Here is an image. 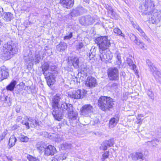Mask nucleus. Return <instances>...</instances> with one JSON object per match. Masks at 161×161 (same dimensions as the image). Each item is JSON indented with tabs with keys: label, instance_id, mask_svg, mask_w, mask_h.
Wrapping results in <instances>:
<instances>
[{
	"label": "nucleus",
	"instance_id": "nucleus-1",
	"mask_svg": "<svg viewBox=\"0 0 161 161\" xmlns=\"http://www.w3.org/2000/svg\"><path fill=\"white\" fill-rule=\"evenodd\" d=\"M61 99V95L56 94L53 97L51 101L52 114L55 119L60 121L63 116V113L66 112L70 122L76 123L78 120V114L74 111L72 105L62 102L59 104Z\"/></svg>",
	"mask_w": 161,
	"mask_h": 161
},
{
	"label": "nucleus",
	"instance_id": "nucleus-2",
	"mask_svg": "<svg viewBox=\"0 0 161 161\" xmlns=\"http://www.w3.org/2000/svg\"><path fill=\"white\" fill-rule=\"evenodd\" d=\"M154 3L153 0H145L139 8L143 15L148 14L153 23H158L161 19V13L154 9Z\"/></svg>",
	"mask_w": 161,
	"mask_h": 161
},
{
	"label": "nucleus",
	"instance_id": "nucleus-3",
	"mask_svg": "<svg viewBox=\"0 0 161 161\" xmlns=\"http://www.w3.org/2000/svg\"><path fill=\"white\" fill-rule=\"evenodd\" d=\"M41 68L42 69V72L46 79L48 85H53L54 83L53 80L54 79L55 75L58 73L57 67L55 66L49 67L48 63L45 62L42 65Z\"/></svg>",
	"mask_w": 161,
	"mask_h": 161
},
{
	"label": "nucleus",
	"instance_id": "nucleus-4",
	"mask_svg": "<svg viewBox=\"0 0 161 161\" xmlns=\"http://www.w3.org/2000/svg\"><path fill=\"white\" fill-rule=\"evenodd\" d=\"M17 52L18 49L15 44L12 42H8L3 45L1 56L3 58L4 60H8Z\"/></svg>",
	"mask_w": 161,
	"mask_h": 161
},
{
	"label": "nucleus",
	"instance_id": "nucleus-5",
	"mask_svg": "<svg viewBox=\"0 0 161 161\" xmlns=\"http://www.w3.org/2000/svg\"><path fill=\"white\" fill-rule=\"evenodd\" d=\"M113 100L106 96H101L98 100V105L103 111L108 110L112 108L114 104Z\"/></svg>",
	"mask_w": 161,
	"mask_h": 161
},
{
	"label": "nucleus",
	"instance_id": "nucleus-6",
	"mask_svg": "<svg viewBox=\"0 0 161 161\" xmlns=\"http://www.w3.org/2000/svg\"><path fill=\"white\" fill-rule=\"evenodd\" d=\"M95 42L98 46L99 50L108 49L110 45L109 40L106 36L97 37L95 39Z\"/></svg>",
	"mask_w": 161,
	"mask_h": 161
},
{
	"label": "nucleus",
	"instance_id": "nucleus-7",
	"mask_svg": "<svg viewBox=\"0 0 161 161\" xmlns=\"http://www.w3.org/2000/svg\"><path fill=\"white\" fill-rule=\"evenodd\" d=\"M86 92V91L83 89H78L69 92L68 96L70 97L75 99L82 98Z\"/></svg>",
	"mask_w": 161,
	"mask_h": 161
},
{
	"label": "nucleus",
	"instance_id": "nucleus-8",
	"mask_svg": "<svg viewBox=\"0 0 161 161\" xmlns=\"http://www.w3.org/2000/svg\"><path fill=\"white\" fill-rule=\"evenodd\" d=\"M93 108L90 104L83 106L80 109L81 115L86 117L90 116L93 112Z\"/></svg>",
	"mask_w": 161,
	"mask_h": 161
},
{
	"label": "nucleus",
	"instance_id": "nucleus-9",
	"mask_svg": "<svg viewBox=\"0 0 161 161\" xmlns=\"http://www.w3.org/2000/svg\"><path fill=\"white\" fill-rule=\"evenodd\" d=\"M100 54V58L103 62H108L112 58V55L109 51L107 49L99 50Z\"/></svg>",
	"mask_w": 161,
	"mask_h": 161
},
{
	"label": "nucleus",
	"instance_id": "nucleus-10",
	"mask_svg": "<svg viewBox=\"0 0 161 161\" xmlns=\"http://www.w3.org/2000/svg\"><path fill=\"white\" fill-rule=\"evenodd\" d=\"M108 75L109 79L110 80H116L119 79V71L116 68L108 69Z\"/></svg>",
	"mask_w": 161,
	"mask_h": 161
},
{
	"label": "nucleus",
	"instance_id": "nucleus-11",
	"mask_svg": "<svg viewBox=\"0 0 161 161\" xmlns=\"http://www.w3.org/2000/svg\"><path fill=\"white\" fill-rule=\"evenodd\" d=\"M95 21L94 18L90 15L82 17L80 20V23L82 25L87 26L91 25Z\"/></svg>",
	"mask_w": 161,
	"mask_h": 161
},
{
	"label": "nucleus",
	"instance_id": "nucleus-12",
	"mask_svg": "<svg viewBox=\"0 0 161 161\" xmlns=\"http://www.w3.org/2000/svg\"><path fill=\"white\" fill-rule=\"evenodd\" d=\"M9 76V70L5 66L0 67V81L7 79Z\"/></svg>",
	"mask_w": 161,
	"mask_h": 161
},
{
	"label": "nucleus",
	"instance_id": "nucleus-13",
	"mask_svg": "<svg viewBox=\"0 0 161 161\" xmlns=\"http://www.w3.org/2000/svg\"><path fill=\"white\" fill-rule=\"evenodd\" d=\"M130 157L133 161H142L144 160L145 158L143 154L142 153L139 152L131 153L130 154Z\"/></svg>",
	"mask_w": 161,
	"mask_h": 161
},
{
	"label": "nucleus",
	"instance_id": "nucleus-14",
	"mask_svg": "<svg viewBox=\"0 0 161 161\" xmlns=\"http://www.w3.org/2000/svg\"><path fill=\"white\" fill-rule=\"evenodd\" d=\"M131 24L132 25L134 28L136 29L137 30H138L139 32V34L140 36L143 37L142 39L147 41H149L150 39L145 35V33L142 29L137 24L136 22L134 21H131Z\"/></svg>",
	"mask_w": 161,
	"mask_h": 161
},
{
	"label": "nucleus",
	"instance_id": "nucleus-15",
	"mask_svg": "<svg viewBox=\"0 0 161 161\" xmlns=\"http://www.w3.org/2000/svg\"><path fill=\"white\" fill-rule=\"evenodd\" d=\"M56 152L55 148L51 145L46 146L45 150V154L47 156L53 155Z\"/></svg>",
	"mask_w": 161,
	"mask_h": 161
},
{
	"label": "nucleus",
	"instance_id": "nucleus-16",
	"mask_svg": "<svg viewBox=\"0 0 161 161\" xmlns=\"http://www.w3.org/2000/svg\"><path fill=\"white\" fill-rule=\"evenodd\" d=\"M85 84L87 86L90 88L94 87L96 84V80L92 77H88L86 80Z\"/></svg>",
	"mask_w": 161,
	"mask_h": 161
},
{
	"label": "nucleus",
	"instance_id": "nucleus-17",
	"mask_svg": "<svg viewBox=\"0 0 161 161\" xmlns=\"http://www.w3.org/2000/svg\"><path fill=\"white\" fill-rule=\"evenodd\" d=\"M60 3L64 7L69 8L73 6L74 0H60Z\"/></svg>",
	"mask_w": 161,
	"mask_h": 161
},
{
	"label": "nucleus",
	"instance_id": "nucleus-18",
	"mask_svg": "<svg viewBox=\"0 0 161 161\" xmlns=\"http://www.w3.org/2000/svg\"><path fill=\"white\" fill-rule=\"evenodd\" d=\"M119 118L116 116L111 118L109 120V126L110 128H112L115 127L119 122Z\"/></svg>",
	"mask_w": 161,
	"mask_h": 161
},
{
	"label": "nucleus",
	"instance_id": "nucleus-19",
	"mask_svg": "<svg viewBox=\"0 0 161 161\" xmlns=\"http://www.w3.org/2000/svg\"><path fill=\"white\" fill-rule=\"evenodd\" d=\"M105 8L108 10V13L110 14V17L111 18H114L115 17L116 14L114 11L112 7L108 4H106L105 6Z\"/></svg>",
	"mask_w": 161,
	"mask_h": 161
},
{
	"label": "nucleus",
	"instance_id": "nucleus-20",
	"mask_svg": "<svg viewBox=\"0 0 161 161\" xmlns=\"http://www.w3.org/2000/svg\"><path fill=\"white\" fill-rule=\"evenodd\" d=\"M70 61L72 62V65L75 68H78L79 67V58L77 57H70Z\"/></svg>",
	"mask_w": 161,
	"mask_h": 161
},
{
	"label": "nucleus",
	"instance_id": "nucleus-21",
	"mask_svg": "<svg viewBox=\"0 0 161 161\" xmlns=\"http://www.w3.org/2000/svg\"><path fill=\"white\" fill-rule=\"evenodd\" d=\"M114 56L117 59L116 65H117V67L120 68L121 66V59L120 54L118 51H117L114 53Z\"/></svg>",
	"mask_w": 161,
	"mask_h": 161
},
{
	"label": "nucleus",
	"instance_id": "nucleus-22",
	"mask_svg": "<svg viewBox=\"0 0 161 161\" xmlns=\"http://www.w3.org/2000/svg\"><path fill=\"white\" fill-rule=\"evenodd\" d=\"M17 140L16 138L14 136H11L8 141V148H10L14 146Z\"/></svg>",
	"mask_w": 161,
	"mask_h": 161
},
{
	"label": "nucleus",
	"instance_id": "nucleus-23",
	"mask_svg": "<svg viewBox=\"0 0 161 161\" xmlns=\"http://www.w3.org/2000/svg\"><path fill=\"white\" fill-rule=\"evenodd\" d=\"M67 46L66 43L64 42H61L59 44L56 46V48L58 51L62 52L66 48Z\"/></svg>",
	"mask_w": 161,
	"mask_h": 161
},
{
	"label": "nucleus",
	"instance_id": "nucleus-24",
	"mask_svg": "<svg viewBox=\"0 0 161 161\" xmlns=\"http://www.w3.org/2000/svg\"><path fill=\"white\" fill-rule=\"evenodd\" d=\"M16 84V81L15 80L12 81L7 87L6 89L8 90L11 91H13L15 88V86Z\"/></svg>",
	"mask_w": 161,
	"mask_h": 161
},
{
	"label": "nucleus",
	"instance_id": "nucleus-25",
	"mask_svg": "<svg viewBox=\"0 0 161 161\" xmlns=\"http://www.w3.org/2000/svg\"><path fill=\"white\" fill-rule=\"evenodd\" d=\"M14 18L13 14L10 12L5 13L4 19L7 21H11Z\"/></svg>",
	"mask_w": 161,
	"mask_h": 161
},
{
	"label": "nucleus",
	"instance_id": "nucleus-26",
	"mask_svg": "<svg viewBox=\"0 0 161 161\" xmlns=\"http://www.w3.org/2000/svg\"><path fill=\"white\" fill-rule=\"evenodd\" d=\"M152 72L153 75L156 79L159 80L161 79V72L157 70L156 68V69L153 70Z\"/></svg>",
	"mask_w": 161,
	"mask_h": 161
},
{
	"label": "nucleus",
	"instance_id": "nucleus-27",
	"mask_svg": "<svg viewBox=\"0 0 161 161\" xmlns=\"http://www.w3.org/2000/svg\"><path fill=\"white\" fill-rule=\"evenodd\" d=\"M81 15L78 7L73 9L71 13V15L73 17Z\"/></svg>",
	"mask_w": 161,
	"mask_h": 161
},
{
	"label": "nucleus",
	"instance_id": "nucleus-28",
	"mask_svg": "<svg viewBox=\"0 0 161 161\" xmlns=\"http://www.w3.org/2000/svg\"><path fill=\"white\" fill-rule=\"evenodd\" d=\"M41 59V57L39 54H36L34 58L33 59L35 64H36L40 62V60Z\"/></svg>",
	"mask_w": 161,
	"mask_h": 161
},
{
	"label": "nucleus",
	"instance_id": "nucleus-29",
	"mask_svg": "<svg viewBox=\"0 0 161 161\" xmlns=\"http://www.w3.org/2000/svg\"><path fill=\"white\" fill-rule=\"evenodd\" d=\"M114 31L115 33L117 34L119 36H121L123 37H125V36L124 34L122 33L121 31L119 28H114Z\"/></svg>",
	"mask_w": 161,
	"mask_h": 161
},
{
	"label": "nucleus",
	"instance_id": "nucleus-30",
	"mask_svg": "<svg viewBox=\"0 0 161 161\" xmlns=\"http://www.w3.org/2000/svg\"><path fill=\"white\" fill-rule=\"evenodd\" d=\"M147 64L149 67L152 72L153 71V70L156 69V68L153 66V63L150 61L149 59H147L146 60Z\"/></svg>",
	"mask_w": 161,
	"mask_h": 161
},
{
	"label": "nucleus",
	"instance_id": "nucleus-31",
	"mask_svg": "<svg viewBox=\"0 0 161 161\" xmlns=\"http://www.w3.org/2000/svg\"><path fill=\"white\" fill-rule=\"evenodd\" d=\"M80 69L81 70L80 72L81 73L87 74V68L86 65L82 64L80 65Z\"/></svg>",
	"mask_w": 161,
	"mask_h": 161
},
{
	"label": "nucleus",
	"instance_id": "nucleus-32",
	"mask_svg": "<svg viewBox=\"0 0 161 161\" xmlns=\"http://www.w3.org/2000/svg\"><path fill=\"white\" fill-rule=\"evenodd\" d=\"M27 158L29 161H40V159L37 158L33 157L30 155L27 156Z\"/></svg>",
	"mask_w": 161,
	"mask_h": 161
},
{
	"label": "nucleus",
	"instance_id": "nucleus-33",
	"mask_svg": "<svg viewBox=\"0 0 161 161\" xmlns=\"http://www.w3.org/2000/svg\"><path fill=\"white\" fill-rule=\"evenodd\" d=\"M47 146L45 145L44 144H42L41 145L37 144V149L40 151L41 152L43 150H45V148Z\"/></svg>",
	"mask_w": 161,
	"mask_h": 161
},
{
	"label": "nucleus",
	"instance_id": "nucleus-34",
	"mask_svg": "<svg viewBox=\"0 0 161 161\" xmlns=\"http://www.w3.org/2000/svg\"><path fill=\"white\" fill-rule=\"evenodd\" d=\"M147 145L150 147H156L158 145L153 140L151 141H148L146 142Z\"/></svg>",
	"mask_w": 161,
	"mask_h": 161
},
{
	"label": "nucleus",
	"instance_id": "nucleus-35",
	"mask_svg": "<svg viewBox=\"0 0 161 161\" xmlns=\"http://www.w3.org/2000/svg\"><path fill=\"white\" fill-rule=\"evenodd\" d=\"M105 142L108 146L109 147L112 146L114 144V141L113 139H110L108 140L105 141Z\"/></svg>",
	"mask_w": 161,
	"mask_h": 161
},
{
	"label": "nucleus",
	"instance_id": "nucleus-36",
	"mask_svg": "<svg viewBox=\"0 0 161 161\" xmlns=\"http://www.w3.org/2000/svg\"><path fill=\"white\" fill-rule=\"evenodd\" d=\"M73 36V33L72 32H69L67 33L66 35L64 38V40H69Z\"/></svg>",
	"mask_w": 161,
	"mask_h": 161
},
{
	"label": "nucleus",
	"instance_id": "nucleus-37",
	"mask_svg": "<svg viewBox=\"0 0 161 161\" xmlns=\"http://www.w3.org/2000/svg\"><path fill=\"white\" fill-rule=\"evenodd\" d=\"M3 105L4 106H10L11 105V103L10 101V98L8 97V98H6V100L4 101L3 102Z\"/></svg>",
	"mask_w": 161,
	"mask_h": 161
},
{
	"label": "nucleus",
	"instance_id": "nucleus-38",
	"mask_svg": "<svg viewBox=\"0 0 161 161\" xmlns=\"http://www.w3.org/2000/svg\"><path fill=\"white\" fill-rule=\"evenodd\" d=\"M8 131L7 130H5L4 132L0 135V141L3 140L5 137L6 136L7 134Z\"/></svg>",
	"mask_w": 161,
	"mask_h": 161
},
{
	"label": "nucleus",
	"instance_id": "nucleus-39",
	"mask_svg": "<svg viewBox=\"0 0 161 161\" xmlns=\"http://www.w3.org/2000/svg\"><path fill=\"white\" fill-rule=\"evenodd\" d=\"M109 155V152L108 151H106L105 152L103 155H102V160L103 161H104L106 159L108 158Z\"/></svg>",
	"mask_w": 161,
	"mask_h": 161
},
{
	"label": "nucleus",
	"instance_id": "nucleus-40",
	"mask_svg": "<svg viewBox=\"0 0 161 161\" xmlns=\"http://www.w3.org/2000/svg\"><path fill=\"white\" fill-rule=\"evenodd\" d=\"M19 138L20 141L22 142H27L29 140L28 137L25 136H21Z\"/></svg>",
	"mask_w": 161,
	"mask_h": 161
},
{
	"label": "nucleus",
	"instance_id": "nucleus-41",
	"mask_svg": "<svg viewBox=\"0 0 161 161\" xmlns=\"http://www.w3.org/2000/svg\"><path fill=\"white\" fill-rule=\"evenodd\" d=\"M141 49L143 50H146L147 49V47L145 45L144 43L141 42L138 45Z\"/></svg>",
	"mask_w": 161,
	"mask_h": 161
},
{
	"label": "nucleus",
	"instance_id": "nucleus-42",
	"mask_svg": "<svg viewBox=\"0 0 161 161\" xmlns=\"http://www.w3.org/2000/svg\"><path fill=\"white\" fill-rule=\"evenodd\" d=\"M107 145L106 144V142L105 141L103 142L101 145L100 148L101 149L103 150H106L107 148Z\"/></svg>",
	"mask_w": 161,
	"mask_h": 161
},
{
	"label": "nucleus",
	"instance_id": "nucleus-43",
	"mask_svg": "<svg viewBox=\"0 0 161 161\" xmlns=\"http://www.w3.org/2000/svg\"><path fill=\"white\" fill-rule=\"evenodd\" d=\"M21 123L23 125H25L27 129H29L30 128L29 124L28 121L27 120H26V119L25 120H23L22 121Z\"/></svg>",
	"mask_w": 161,
	"mask_h": 161
},
{
	"label": "nucleus",
	"instance_id": "nucleus-44",
	"mask_svg": "<svg viewBox=\"0 0 161 161\" xmlns=\"http://www.w3.org/2000/svg\"><path fill=\"white\" fill-rule=\"evenodd\" d=\"M78 8L81 14L82 13H86L87 11V9L84 8L82 7H79Z\"/></svg>",
	"mask_w": 161,
	"mask_h": 161
},
{
	"label": "nucleus",
	"instance_id": "nucleus-45",
	"mask_svg": "<svg viewBox=\"0 0 161 161\" xmlns=\"http://www.w3.org/2000/svg\"><path fill=\"white\" fill-rule=\"evenodd\" d=\"M63 145L65 149H71L72 147L70 143H65Z\"/></svg>",
	"mask_w": 161,
	"mask_h": 161
},
{
	"label": "nucleus",
	"instance_id": "nucleus-46",
	"mask_svg": "<svg viewBox=\"0 0 161 161\" xmlns=\"http://www.w3.org/2000/svg\"><path fill=\"white\" fill-rule=\"evenodd\" d=\"M26 120H27L28 121H29L30 122H35L36 125L38 124V122L36 120H34L31 118H28L27 117H26Z\"/></svg>",
	"mask_w": 161,
	"mask_h": 161
},
{
	"label": "nucleus",
	"instance_id": "nucleus-47",
	"mask_svg": "<svg viewBox=\"0 0 161 161\" xmlns=\"http://www.w3.org/2000/svg\"><path fill=\"white\" fill-rule=\"evenodd\" d=\"M127 63L128 64V65L131 67V65H133V62L132 60L130 58H128L127 60Z\"/></svg>",
	"mask_w": 161,
	"mask_h": 161
},
{
	"label": "nucleus",
	"instance_id": "nucleus-48",
	"mask_svg": "<svg viewBox=\"0 0 161 161\" xmlns=\"http://www.w3.org/2000/svg\"><path fill=\"white\" fill-rule=\"evenodd\" d=\"M6 98H8V97L7 96L3 95V96H0V101L3 103L5 100H6Z\"/></svg>",
	"mask_w": 161,
	"mask_h": 161
},
{
	"label": "nucleus",
	"instance_id": "nucleus-49",
	"mask_svg": "<svg viewBox=\"0 0 161 161\" xmlns=\"http://www.w3.org/2000/svg\"><path fill=\"white\" fill-rule=\"evenodd\" d=\"M130 39L133 42H134L135 41L137 37L135 35L133 34H131L130 35Z\"/></svg>",
	"mask_w": 161,
	"mask_h": 161
},
{
	"label": "nucleus",
	"instance_id": "nucleus-50",
	"mask_svg": "<svg viewBox=\"0 0 161 161\" xmlns=\"http://www.w3.org/2000/svg\"><path fill=\"white\" fill-rule=\"evenodd\" d=\"M148 94L149 96L150 97V98L152 99H153V93L152 92L150 91H149L148 92Z\"/></svg>",
	"mask_w": 161,
	"mask_h": 161
},
{
	"label": "nucleus",
	"instance_id": "nucleus-51",
	"mask_svg": "<svg viewBox=\"0 0 161 161\" xmlns=\"http://www.w3.org/2000/svg\"><path fill=\"white\" fill-rule=\"evenodd\" d=\"M83 44L82 43V42H80L79 43L77 47V49H80L81 48H82L83 47Z\"/></svg>",
	"mask_w": 161,
	"mask_h": 161
},
{
	"label": "nucleus",
	"instance_id": "nucleus-52",
	"mask_svg": "<svg viewBox=\"0 0 161 161\" xmlns=\"http://www.w3.org/2000/svg\"><path fill=\"white\" fill-rule=\"evenodd\" d=\"M141 41L137 37L135 41L134 42L137 45H139V44L141 42Z\"/></svg>",
	"mask_w": 161,
	"mask_h": 161
},
{
	"label": "nucleus",
	"instance_id": "nucleus-53",
	"mask_svg": "<svg viewBox=\"0 0 161 161\" xmlns=\"http://www.w3.org/2000/svg\"><path fill=\"white\" fill-rule=\"evenodd\" d=\"M138 120L136 121V123L137 124H139L140 125H141L142 123V120L141 119L140 117H137V118Z\"/></svg>",
	"mask_w": 161,
	"mask_h": 161
},
{
	"label": "nucleus",
	"instance_id": "nucleus-54",
	"mask_svg": "<svg viewBox=\"0 0 161 161\" xmlns=\"http://www.w3.org/2000/svg\"><path fill=\"white\" fill-rule=\"evenodd\" d=\"M3 14V8L0 6V18L2 17Z\"/></svg>",
	"mask_w": 161,
	"mask_h": 161
},
{
	"label": "nucleus",
	"instance_id": "nucleus-55",
	"mask_svg": "<svg viewBox=\"0 0 161 161\" xmlns=\"http://www.w3.org/2000/svg\"><path fill=\"white\" fill-rule=\"evenodd\" d=\"M161 131V129L159 128H158L156 130V132H155V134L156 135H159V134L160 133Z\"/></svg>",
	"mask_w": 161,
	"mask_h": 161
},
{
	"label": "nucleus",
	"instance_id": "nucleus-56",
	"mask_svg": "<svg viewBox=\"0 0 161 161\" xmlns=\"http://www.w3.org/2000/svg\"><path fill=\"white\" fill-rule=\"evenodd\" d=\"M18 127V126L16 125H15L11 127V129L12 130H16Z\"/></svg>",
	"mask_w": 161,
	"mask_h": 161
},
{
	"label": "nucleus",
	"instance_id": "nucleus-57",
	"mask_svg": "<svg viewBox=\"0 0 161 161\" xmlns=\"http://www.w3.org/2000/svg\"><path fill=\"white\" fill-rule=\"evenodd\" d=\"M117 84L116 83H113L111 85V87L114 88H116L117 87Z\"/></svg>",
	"mask_w": 161,
	"mask_h": 161
},
{
	"label": "nucleus",
	"instance_id": "nucleus-58",
	"mask_svg": "<svg viewBox=\"0 0 161 161\" xmlns=\"http://www.w3.org/2000/svg\"><path fill=\"white\" fill-rule=\"evenodd\" d=\"M7 159L9 161H12L14 159L13 158L12 156H8L7 157Z\"/></svg>",
	"mask_w": 161,
	"mask_h": 161
},
{
	"label": "nucleus",
	"instance_id": "nucleus-59",
	"mask_svg": "<svg viewBox=\"0 0 161 161\" xmlns=\"http://www.w3.org/2000/svg\"><path fill=\"white\" fill-rule=\"evenodd\" d=\"M22 119V117L21 116H19L17 118V120L18 122H19Z\"/></svg>",
	"mask_w": 161,
	"mask_h": 161
},
{
	"label": "nucleus",
	"instance_id": "nucleus-60",
	"mask_svg": "<svg viewBox=\"0 0 161 161\" xmlns=\"http://www.w3.org/2000/svg\"><path fill=\"white\" fill-rule=\"evenodd\" d=\"M34 123V122H30V125L31 127H34L35 126Z\"/></svg>",
	"mask_w": 161,
	"mask_h": 161
},
{
	"label": "nucleus",
	"instance_id": "nucleus-61",
	"mask_svg": "<svg viewBox=\"0 0 161 161\" xmlns=\"http://www.w3.org/2000/svg\"><path fill=\"white\" fill-rule=\"evenodd\" d=\"M94 123L95 124H97L99 122V119L97 118H96L94 120Z\"/></svg>",
	"mask_w": 161,
	"mask_h": 161
},
{
	"label": "nucleus",
	"instance_id": "nucleus-62",
	"mask_svg": "<svg viewBox=\"0 0 161 161\" xmlns=\"http://www.w3.org/2000/svg\"><path fill=\"white\" fill-rule=\"evenodd\" d=\"M131 67H132V69L134 70L136 68V66L135 64H133V65H131Z\"/></svg>",
	"mask_w": 161,
	"mask_h": 161
},
{
	"label": "nucleus",
	"instance_id": "nucleus-63",
	"mask_svg": "<svg viewBox=\"0 0 161 161\" xmlns=\"http://www.w3.org/2000/svg\"><path fill=\"white\" fill-rule=\"evenodd\" d=\"M153 140L154 141V142H155V141H157L158 142H159V140L157 138H154Z\"/></svg>",
	"mask_w": 161,
	"mask_h": 161
},
{
	"label": "nucleus",
	"instance_id": "nucleus-64",
	"mask_svg": "<svg viewBox=\"0 0 161 161\" xmlns=\"http://www.w3.org/2000/svg\"><path fill=\"white\" fill-rule=\"evenodd\" d=\"M83 1L86 3H89V0H83Z\"/></svg>",
	"mask_w": 161,
	"mask_h": 161
}]
</instances>
